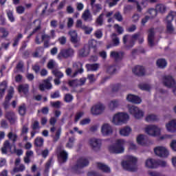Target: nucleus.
<instances>
[{
  "label": "nucleus",
  "mask_w": 176,
  "mask_h": 176,
  "mask_svg": "<svg viewBox=\"0 0 176 176\" xmlns=\"http://www.w3.org/2000/svg\"><path fill=\"white\" fill-rule=\"evenodd\" d=\"M101 133L104 137H109L113 134V127L108 123H104L101 126Z\"/></svg>",
  "instance_id": "6e6552de"
},
{
  "label": "nucleus",
  "mask_w": 176,
  "mask_h": 176,
  "mask_svg": "<svg viewBox=\"0 0 176 176\" xmlns=\"http://www.w3.org/2000/svg\"><path fill=\"white\" fill-rule=\"evenodd\" d=\"M157 65L159 68H166L167 67V61L165 59H158Z\"/></svg>",
  "instance_id": "ea45409f"
},
{
  "label": "nucleus",
  "mask_w": 176,
  "mask_h": 176,
  "mask_svg": "<svg viewBox=\"0 0 176 176\" xmlns=\"http://www.w3.org/2000/svg\"><path fill=\"white\" fill-rule=\"evenodd\" d=\"M82 19L84 21H91V20H93V16H91L90 10H85L82 14Z\"/></svg>",
  "instance_id": "bb28decb"
},
{
  "label": "nucleus",
  "mask_w": 176,
  "mask_h": 176,
  "mask_svg": "<svg viewBox=\"0 0 176 176\" xmlns=\"http://www.w3.org/2000/svg\"><path fill=\"white\" fill-rule=\"evenodd\" d=\"M155 10H157V13H166L167 7H166L164 4H157L155 7Z\"/></svg>",
  "instance_id": "58836bf2"
},
{
  "label": "nucleus",
  "mask_w": 176,
  "mask_h": 176,
  "mask_svg": "<svg viewBox=\"0 0 176 176\" xmlns=\"http://www.w3.org/2000/svg\"><path fill=\"white\" fill-rule=\"evenodd\" d=\"M41 30V21H38V25L36 28H35L33 31L30 34V35L28 36V38H31L34 34H36L38 31H40Z\"/></svg>",
  "instance_id": "3c124183"
},
{
  "label": "nucleus",
  "mask_w": 176,
  "mask_h": 176,
  "mask_svg": "<svg viewBox=\"0 0 176 176\" xmlns=\"http://www.w3.org/2000/svg\"><path fill=\"white\" fill-rule=\"evenodd\" d=\"M90 50L89 48L84 47L78 51V56L80 57H86L89 56Z\"/></svg>",
  "instance_id": "c9c22d12"
},
{
  "label": "nucleus",
  "mask_w": 176,
  "mask_h": 176,
  "mask_svg": "<svg viewBox=\"0 0 176 176\" xmlns=\"http://www.w3.org/2000/svg\"><path fill=\"white\" fill-rule=\"evenodd\" d=\"M89 166V160L85 157L80 158L76 166L73 168L74 171H79L83 167H86Z\"/></svg>",
  "instance_id": "ddd939ff"
},
{
  "label": "nucleus",
  "mask_w": 176,
  "mask_h": 176,
  "mask_svg": "<svg viewBox=\"0 0 176 176\" xmlns=\"http://www.w3.org/2000/svg\"><path fill=\"white\" fill-rule=\"evenodd\" d=\"M165 127H166L167 131H168V133H176L175 125L174 121H173V120H171L170 121L167 122L165 125Z\"/></svg>",
  "instance_id": "4be33fe9"
},
{
  "label": "nucleus",
  "mask_w": 176,
  "mask_h": 176,
  "mask_svg": "<svg viewBox=\"0 0 176 176\" xmlns=\"http://www.w3.org/2000/svg\"><path fill=\"white\" fill-rule=\"evenodd\" d=\"M136 141L139 145L145 146L146 145V141L145 140V135H139L137 137Z\"/></svg>",
  "instance_id": "72a5a7b5"
},
{
  "label": "nucleus",
  "mask_w": 176,
  "mask_h": 176,
  "mask_svg": "<svg viewBox=\"0 0 176 176\" xmlns=\"http://www.w3.org/2000/svg\"><path fill=\"white\" fill-rule=\"evenodd\" d=\"M23 171H25V165L21 164L19 166L14 167L11 172V174H15V173H23Z\"/></svg>",
  "instance_id": "e433bc0d"
},
{
  "label": "nucleus",
  "mask_w": 176,
  "mask_h": 176,
  "mask_svg": "<svg viewBox=\"0 0 176 176\" xmlns=\"http://www.w3.org/2000/svg\"><path fill=\"white\" fill-rule=\"evenodd\" d=\"M145 167L147 168H157L159 164L157 163V160L148 158L145 162Z\"/></svg>",
  "instance_id": "4468645a"
},
{
  "label": "nucleus",
  "mask_w": 176,
  "mask_h": 176,
  "mask_svg": "<svg viewBox=\"0 0 176 176\" xmlns=\"http://www.w3.org/2000/svg\"><path fill=\"white\" fill-rule=\"evenodd\" d=\"M111 57H113V58H115L116 61L119 60H122L123 58L124 54L123 52H116L115 51H113L111 52L110 54Z\"/></svg>",
  "instance_id": "7c9ffc66"
},
{
  "label": "nucleus",
  "mask_w": 176,
  "mask_h": 176,
  "mask_svg": "<svg viewBox=\"0 0 176 176\" xmlns=\"http://www.w3.org/2000/svg\"><path fill=\"white\" fill-rule=\"evenodd\" d=\"M14 93V89H13V87H10L8 90V96L6 97L7 98V100H12V97H13Z\"/></svg>",
  "instance_id": "bf43d9fd"
},
{
  "label": "nucleus",
  "mask_w": 176,
  "mask_h": 176,
  "mask_svg": "<svg viewBox=\"0 0 176 176\" xmlns=\"http://www.w3.org/2000/svg\"><path fill=\"white\" fill-rule=\"evenodd\" d=\"M26 109H25V104H22L19 107V113L21 116H24L25 115Z\"/></svg>",
  "instance_id": "4d7b16f0"
},
{
  "label": "nucleus",
  "mask_w": 176,
  "mask_h": 176,
  "mask_svg": "<svg viewBox=\"0 0 176 176\" xmlns=\"http://www.w3.org/2000/svg\"><path fill=\"white\" fill-rule=\"evenodd\" d=\"M124 144H126L124 140L118 139L115 145L109 147V151L111 153H123L124 152Z\"/></svg>",
  "instance_id": "7ed1b4c3"
},
{
  "label": "nucleus",
  "mask_w": 176,
  "mask_h": 176,
  "mask_svg": "<svg viewBox=\"0 0 176 176\" xmlns=\"http://www.w3.org/2000/svg\"><path fill=\"white\" fill-rule=\"evenodd\" d=\"M6 89H8V81L3 80L0 83V98H2L5 96Z\"/></svg>",
  "instance_id": "393cba45"
},
{
  "label": "nucleus",
  "mask_w": 176,
  "mask_h": 176,
  "mask_svg": "<svg viewBox=\"0 0 176 176\" xmlns=\"http://www.w3.org/2000/svg\"><path fill=\"white\" fill-rule=\"evenodd\" d=\"M148 42L149 46H155V29H150L148 34Z\"/></svg>",
  "instance_id": "a211bd4d"
},
{
  "label": "nucleus",
  "mask_w": 176,
  "mask_h": 176,
  "mask_svg": "<svg viewBox=\"0 0 176 176\" xmlns=\"http://www.w3.org/2000/svg\"><path fill=\"white\" fill-rule=\"evenodd\" d=\"M105 110V106L102 103H97L94 105L91 109V113L92 115H101Z\"/></svg>",
  "instance_id": "f8f14e48"
},
{
  "label": "nucleus",
  "mask_w": 176,
  "mask_h": 176,
  "mask_svg": "<svg viewBox=\"0 0 176 176\" xmlns=\"http://www.w3.org/2000/svg\"><path fill=\"white\" fill-rule=\"evenodd\" d=\"M120 105V100H113L109 103V109L110 111H115Z\"/></svg>",
  "instance_id": "5701e85b"
},
{
  "label": "nucleus",
  "mask_w": 176,
  "mask_h": 176,
  "mask_svg": "<svg viewBox=\"0 0 176 176\" xmlns=\"http://www.w3.org/2000/svg\"><path fill=\"white\" fill-rule=\"evenodd\" d=\"M51 106L53 107L54 108H61V102L60 101H56V102H50Z\"/></svg>",
  "instance_id": "680f3d73"
},
{
  "label": "nucleus",
  "mask_w": 176,
  "mask_h": 176,
  "mask_svg": "<svg viewBox=\"0 0 176 176\" xmlns=\"http://www.w3.org/2000/svg\"><path fill=\"white\" fill-rule=\"evenodd\" d=\"M89 47L92 49H96L97 47V41L94 39H91L88 43Z\"/></svg>",
  "instance_id": "5fc2aeb1"
},
{
  "label": "nucleus",
  "mask_w": 176,
  "mask_h": 176,
  "mask_svg": "<svg viewBox=\"0 0 176 176\" xmlns=\"http://www.w3.org/2000/svg\"><path fill=\"white\" fill-rule=\"evenodd\" d=\"M7 137L8 138L9 140H10V141L12 142L13 144H14V142L17 141V138H18L17 133H16L15 132L10 131L7 135Z\"/></svg>",
  "instance_id": "4c0bfd02"
},
{
  "label": "nucleus",
  "mask_w": 176,
  "mask_h": 176,
  "mask_svg": "<svg viewBox=\"0 0 176 176\" xmlns=\"http://www.w3.org/2000/svg\"><path fill=\"white\" fill-rule=\"evenodd\" d=\"M82 30L84 31L85 34L87 35H89V34H91L93 32V28L88 27L85 25V26L83 27Z\"/></svg>",
  "instance_id": "864d4df0"
},
{
  "label": "nucleus",
  "mask_w": 176,
  "mask_h": 176,
  "mask_svg": "<svg viewBox=\"0 0 176 176\" xmlns=\"http://www.w3.org/2000/svg\"><path fill=\"white\" fill-rule=\"evenodd\" d=\"M52 74L56 78H58V79H61V78L64 77V74L58 69L53 70Z\"/></svg>",
  "instance_id": "09e8293b"
},
{
  "label": "nucleus",
  "mask_w": 176,
  "mask_h": 176,
  "mask_svg": "<svg viewBox=\"0 0 176 176\" xmlns=\"http://www.w3.org/2000/svg\"><path fill=\"white\" fill-rule=\"evenodd\" d=\"M94 35L96 38L98 39H100V38H102V30H98L95 32Z\"/></svg>",
  "instance_id": "69168bd1"
},
{
  "label": "nucleus",
  "mask_w": 176,
  "mask_h": 176,
  "mask_svg": "<svg viewBox=\"0 0 176 176\" xmlns=\"http://www.w3.org/2000/svg\"><path fill=\"white\" fill-rule=\"evenodd\" d=\"M114 17L116 20L118 21H123V16H122V14H120V12H117L114 14Z\"/></svg>",
  "instance_id": "052dcab7"
},
{
  "label": "nucleus",
  "mask_w": 176,
  "mask_h": 176,
  "mask_svg": "<svg viewBox=\"0 0 176 176\" xmlns=\"http://www.w3.org/2000/svg\"><path fill=\"white\" fill-rule=\"evenodd\" d=\"M138 158L133 155H127L126 157V161L122 162V166L124 170L128 171H137V162Z\"/></svg>",
  "instance_id": "f257e3e1"
},
{
  "label": "nucleus",
  "mask_w": 176,
  "mask_h": 176,
  "mask_svg": "<svg viewBox=\"0 0 176 176\" xmlns=\"http://www.w3.org/2000/svg\"><path fill=\"white\" fill-rule=\"evenodd\" d=\"M85 25H86L83 24V22L82 21V20L78 19V20L76 21V28H80L81 30H83V28Z\"/></svg>",
  "instance_id": "13d9d810"
},
{
  "label": "nucleus",
  "mask_w": 176,
  "mask_h": 176,
  "mask_svg": "<svg viewBox=\"0 0 176 176\" xmlns=\"http://www.w3.org/2000/svg\"><path fill=\"white\" fill-rule=\"evenodd\" d=\"M175 17H176V12H170L165 19V24H172L173 21L174 20Z\"/></svg>",
  "instance_id": "c85d7f7f"
},
{
  "label": "nucleus",
  "mask_w": 176,
  "mask_h": 176,
  "mask_svg": "<svg viewBox=\"0 0 176 176\" xmlns=\"http://www.w3.org/2000/svg\"><path fill=\"white\" fill-rule=\"evenodd\" d=\"M69 35L70 36L71 42H72V43H78V42H79V38H78V33L75 30L69 31Z\"/></svg>",
  "instance_id": "cd10ccee"
},
{
  "label": "nucleus",
  "mask_w": 176,
  "mask_h": 176,
  "mask_svg": "<svg viewBox=\"0 0 176 176\" xmlns=\"http://www.w3.org/2000/svg\"><path fill=\"white\" fill-rule=\"evenodd\" d=\"M56 67H57L56 60L53 59L50 60L47 63V68H49V69H53V68H56Z\"/></svg>",
  "instance_id": "de8ad7c7"
},
{
  "label": "nucleus",
  "mask_w": 176,
  "mask_h": 176,
  "mask_svg": "<svg viewBox=\"0 0 176 176\" xmlns=\"http://www.w3.org/2000/svg\"><path fill=\"white\" fill-rule=\"evenodd\" d=\"M6 118L10 122V123L16 122V116L13 111H8L6 114Z\"/></svg>",
  "instance_id": "473e14b6"
},
{
  "label": "nucleus",
  "mask_w": 176,
  "mask_h": 176,
  "mask_svg": "<svg viewBox=\"0 0 176 176\" xmlns=\"http://www.w3.org/2000/svg\"><path fill=\"white\" fill-rule=\"evenodd\" d=\"M30 86L28 84L21 85L18 87L19 93H23V94H27L28 93V89Z\"/></svg>",
  "instance_id": "f704fd0d"
},
{
  "label": "nucleus",
  "mask_w": 176,
  "mask_h": 176,
  "mask_svg": "<svg viewBox=\"0 0 176 176\" xmlns=\"http://www.w3.org/2000/svg\"><path fill=\"white\" fill-rule=\"evenodd\" d=\"M148 175H150V176H166L164 174H162V173H160L159 172H156V171H149Z\"/></svg>",
  "instance_id": "774afa93"
},
{
  "label": "nucleus",
  "mask_w": 176,
  "mask_h": 176,
  "mask_svg": "<svg viewBox=\"0 0 176 176\" xmlns=\"http://www.w3.org/2000/svg\"><path fill=\"white\" fill-rule=\"evenodd\" d=\"M8 149H9L11 153H13V150H12V144L9 140H6L3 143V147L1 148V153L3 155H6L8 153Z\"/></svg>",
  "instance_id": "6ab92c4d"
},
{
  "label": "nucleus",
  "mask_w": 176,
  "mask_h": 176,
  "mask_svg": "<svg viewBox=\"0 0 176 176\" xmlns=\"http://www.w3.org/2000/svg\"><path fill=\"white\" fill-rule=\"evenodd\" d=\"M154 153L156 156H159V157H167L169 155L167 148L162 146L155 147L154 148Z\"/></svg>",
  "instance_id": "9d476101"
},
{
  "label": "nucleus",
  "mask_w": 176,
  "mask_h": 176,
  "mask_svg": "<svg viewBox=\"0 0 176 176\" xmlns=\"http://www.w3.org/2000/svg\"><path fill=\"white\" fill-rule=\"evenodd\" d=\"M101 9H102V8L101 7V5H100V4H96V5L94 6H93L94 14H97V13H100V12L101 11Z\"/></svg>",
  "instance_id": "8fccbe9b"
},
{
  "label": "nucleus",
  "mask_w": 176,
  "mask_h": 176,
  "mask_svg": "<svg viewBox=\"0 0 176 176\" xmlns=\"http://www.w3.org/2000/svg\"><path fill=\"white\" fill-rule=\"evenodd\" d=\"M131 131L130 126H124L120 129L119 133L122 137H129L131 134Z\"/></svg>",
  "instance_id": "412c9836"
},
{
  "label": "nucleus",
  "mask_w": 176,
  "mask_h": 176,
  "mask_svg": "<svg viewBox=\"0 0 176 176\" xmlns=\"http://www.w3.org/2000/svg\"><path fill=\"white\" fill-rule=\"evenodd\" d=\"M139 87L141 90H149L151 89V86L146 84H140L139 85Z\"/></svg>",
  "instance_id": "338daca9"
},
{
  "label": "nucleus",
  "mask_w": 176,
  "mask_h": 176,
  "mask_svg": "<svg viewBox=\"0 0 176 176\" xmlns=\"http://www.w3.org/2000/svg\"><path fill=\"white\" fill-rule=\"evenodd\" d=\"M111 39L113 43V46H119L120 41L119 40V38L116 36V34L113 33L111 34Z\"/></svg>",
  "instance_id": "a18cd8bd"
},
{
  "label": "nucleus",
  "mask_w": 176,
  "mask_h": 176,
  "mask_svg": "<svg viewBox=\"0 0 176 176\" xmlns=\"http://www.w3.org/2000/svg\"><path fill=\"white\" fill-rule=\"evenodd\" d=\"M148 14H150V16H148L150 19H153V17H156L157 14V11L156 9H150L148 10Z\"/></svg>",
  "instance_id": "6e6d98bb"
},
{
  "label": "nucleus",
  "mask_w": 176,
  "mask_h": 176,
  "mask_svg": "<svg viewBox=\"0 0 176 176\" xmlns=\"http://www.w3.org/2000/svg\"><path fill=\"white\" fill-rule=\"evenodd\" d=\"M73 68H75L76 71L74 72L73 76H78V74H83V64L80 62H77L73 64Z\"/></svg>",
  "instance_id": "2eb2a0df"
},
{
  "label": "nucleus",
  "mask_w": 176,
  "mask_h": 176,
  "mask_svg": "<svg viewBox=\"0 0 176 176\" xmlns=\"http://www.w3.org/2000/svg\"><path fill=\"white\" fill-rule=\"evenodd\" d=\"M104 14L102 13L100 14V16L96 19V25L101 27V25H102L103 23H104Z\"/></svg>",
  "instance_id": "c03bdc74"
},
{
  "label": "nucleus",
  "mask_w": 176,
  "mask_h": 176,
  "mask_svg": "<svg viewBox=\"0 0 176 176\" xmlns=\"http://www.w3.org/2000/svg\"><path fill=\"white\" fill-rule=\"evenodd\" d=\"M59 162L60 163H65L68 160V153L65 151H61L58 155Z\"/></svg>",
  "instance_id": "a878e982"
},
{
  "label": "nucleus",
  "mask_w": 176,
  "mask_h": 176,
  "mask_svg": "<svg viewBox=\"0 0 176 176\" xmlns=\"http://www.w3.org/2000/svg\"><path fill=\"white\" fill-rule=\"evenodd\" d=\"M147 123H153V122H157L159 117L155 114H148L144 118Z\"/></svg>",
  "instance_id": "b1692460"
},
{
  "label": "nucleus",
  "mask_w": 176,
  "mask_h": 176,
  "mask_svg": "<svg viewBox=\"0 0 176 176\" xmlns=\"http://www.w3.org/2000/svg\"><path fill=\"white\" fill-rule=\"evenodd\" d=\"M162 82L164 86L168 87L169 89L174 87V86L176 85L175 80H174V78L170 75L164 76L162 78Z\"/></svg>",
  "instance_id": "9b49d317"
},
{
  "label": "nucleus",
  "mask_w": 176,
  "mask_h": 176,
  "mask_svg": "<svg viewBox=\"0 0 176 176\" xmlns=\"http://www.w3.org/2000/svg\"><path fill=\"white\" fill-rule=\"evenodd\" d=\"M130 119L129 113L124 112H118L115 113L111 120L115 126H121V124H126Z\"/></svg>",
  "instance_id": "f03ea898"
},
{
  "label": "nucleus",
  "mask_w": 176,
  "mask_h": 176,
  "mask_svg": "<svg viewBox=\"0 0 176 176\" xmlns=\"http://www.w3.org/2000/svg\"><path fill=\"white\" fill-rule=\"evenodd\" d=\"M126 100L133 104H141L142 101L140 97L131 94L127 95Z\"/></svg>",
  "instance_id": "f3484780"
},
{
  "label": "nucleus",
  "mask_w": 176,
  "mask_h": 176,
  "mask_svg": "<svg viewBox=\"0 0 176 176\" xmlns=\"http://www.w3.org/2000/svg\"><path fill=\"white\" fill-rule=\"evenodd\" d=\"M60 135H61V129L59 128L58 129L56 130L55 133V135H52L54 142H57V141L60 140Z\"/></svg>",
  "instance_id": "37998d69"
},
{
  "label": "nucleus",
  "mask_w": 176,
  "mask_h": 176,
  "mask_svg": "<svg viewBox=\"0 0 176 176\" xmlns=\"http://www.w3.org/2000/svg\"><path fill=\"white\" fill-rule=\"evenodd\" d=\"M87 71H97L98 69V64H87L86 65Z\"/></svg>",
  "instance_id": "79ce46f5"
},
{
  "label": "nucleus",
  "mask_w": 176,
  "mask_h": 176,
  "mask_svg": "<svg viewBox=\"0 0 176 176\" xmlns=\"http://www.w3.org/2000/svg\"><path fill=\"white\" fill-rule=\"evenodd\" d=\"M132 72L138 76H144L145 75V68L142 66H135Z\"/></svg>",
  "instance_id": "aec40b11"
},
{
  "label": "nucleus",
  "mask_w": 176,
  "mask_h": 176,
  "mask_svg": "<svg viewBox=\"0 0 176 176\" xmlns=\"http://www.w3.org/2000/svg\"><path fill=\"white\" fill-rule=\"evenodd\" d=\"M166 25L168 34H175V28H174L173 23H166Z\"/></svg>",
  "instance_id": "a19ab883"
},
{
  "label": "nucleus",
  "mask_w": 176,
  "mask_h": 176,
  "mask_svg": "<svg viewBox=\"0 0 176 176\" xmlns=\"http://www.w3.org/2000/svg\"><path fill=\"white\" fill-rule=\"evenodd\" d=\"M43 138H36L34 140V144L36 146L41 147L43 146Z\"/></svg>",
  "instance_id": "49530a36"
},
{
  "label": "nucleus",
  "mask_w": 176,
  "mask_h": 176,
  "mask_svg": "<svg viewBox=\"0 0 176 176\" xmlns=\"http://www.w3.org/2000/svg\"><path fill=\"white\" fill-rule=\"evenodd\" d=\"M41 155L42 157H43L44 159H46L49 155V149L45 148L44 150H41Z\"/></svg>",
  "instance_id": "0e129e2a"
},
{
  "label": "nucleus",
  "mask_w": 176,
  "mask_h": 176,
  "mask_svg": "<svg viewBox=\"0 0 176 176\" xmlns=\"http://www.w3.org/2000/svg\"><path fill=\"white\" fill-rule=\"evenodd\" d=\"M97 167L104 173H111V168L104 164L98 162L97 163Z\"/></svg>",
  "instance_id": "2f4dec72"
},
{
  "label": "nucleus",
  "mask_w": 176,
  "mask_h": 176,
  "mask_svg": "<svg viewBox=\"0 0 176 176\" xmlns=\"http://www.w3.org/2000/svg\"><path fill=\"white\" fill-rule=\"evenodd\" d=\"M141 33H136L132 36L126 34L124 35L123 37V43L124 45H126V43H127L128 42H129L130 45H131V47L134 46V42H135V41H137V39H139V36L140 34Z\"/></svg>",
  "instance_id": "1a4fd4ad"
},
{
  "label": "nucleus",
  "mask_w": 176,
  "mask_h": 176,
  "mask_svg": "<svg viewBox=\"0 0 176 176\" xmlns=\"http://www.w3.org/2000/svg\"><path fill=\"white\" fill-rule=\"evenodd\" d=\"M144 131L150 137H159L162 134V128L156 124L146 125Z\"/></svg>",
  "instance_id": "20e7f679"
},
{
  "label": "nucleus",
  "mask_w": 176,
  "mask_h": 176,
  "mask_svg": "<svg viewBox=\"0 0 176 176\" xmlns=\"http://www.w3.org/2000/svg\"><path fill=\"white\" fill-rule=\"evenodd\" d=\"M52 79H53V77H48L47 79L44 80V84H40L39 89L41 91H44L45 89H52V84L50 83Z\"/></svg>",
  "instance_id": "dca6fc26"
},
{
  "label": "nucleus",
  "mask_w": 176,
  "mask_h": 176,
  "mask_svg": "<svg viewBox=\"0 0 176 176\" xmlns=\"http://www.w3.org/2000/svg\"><path fill=\"white\" fill-rule=\"evenodd\" d=\"M74 100V96L69 94H67L65 96V102H71Z\"/></svg>",
  "instance_id": "e2e57ef3"
},
{
  "label": "nucleus",
  "mask_w": 176,
  "mask_h": 176,
  "mask_svg": "<svg viewBox=\"0 0 176 176\" xmlns=\"http://www.w3.org/2000/svg\"><path fill=\"white\" fill-rule=\"evenodd\" d=\"M89 145L91 148L94 152H98L101 149V145H102V142L101 139H97L96 138H92L89 140Z\"/></svg>",
  "instance_id": "0eeeda50"
},
{
  "label": "nucleus",
  "mask_w": 176,
  "mask_h": 176,
  "mask_svg": "<svg viewBox=\"0 0 176 176\" xmlns=\"http://www.w3.org/2000/svg\"><path fill=\"white\" fill-rule=\"evenodd\" d=\"M34 157V151L29 150L27 151L25 153V156L23 158L24 162L26 164H28L30 163V162H31V157Z\"/></svg>",
  "instance_id": "c756f323"
},
{
  "label": "nucleus",
  "mask_w": 176,
  "mask_h": 176,
  "mask_svg": "<svg viewBox=\"0 0 176 176\" xmlns=\"http://www.w3.org/2000/svg\"><path fill=\"white\" fill-rule=\"evenodd\" d=\"M74 56H75V50L72 47L63 48L60 50L57 56V58H58V60H63V58H72Z\"/></svg>",
  "instance_id": "423d86ee"
},
{
  "label": "nucleus",
  "mask_w": 176,
  "mask_h": 176,
  "mask_svg": "<svg viewBox=\"0 0 176 176\" xmlns=\"http://www.w3.org/2000/svg\"><path fill=\"white\" fill-rule=\"evenodd\" d=\"M127 108L131 115H133L135 119H142L145 115V112L142 109L134 105H128Z\"/></svg>",
  "instance_id": "39448f33"
},
{
  "label": "nucleus",
  "mask_w": 176,
  "mask_h": 176,
  "mask_svg": "<svg viewBox=\"0 0 176 176\" xmlns=\"http://www.w3.org/2000/svg\"><path fill=\"white\" fill-rule=\"evenodd\" d=\"M7 15L8 19L10 20V21H11V23L14 22V16H13V11L10 10H7Z\"/></svg>",
  "instance_id": "603ef678"
}]
</instances>
